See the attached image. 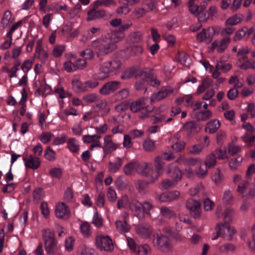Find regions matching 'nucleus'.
Listing matches in <instances>:
<instances>
[{"instance_id": "423d86ee", "label": "nucleus", "mask_w": 255, "mask_h": 255, "mask_svg": "<svg viewBox=\"0 0 255 255\" xmlns=\"http://www.w3.org/2000/svg\"><path fill=\"white\" fill-rule=\"evenodd\" d=\"M186 207L191 216L195 219L200 218L201 214V203L199 201L190 198L187 200Z\"/></svg>"}, {"instance_id": "9b49d317", "label": "nucleus", "mask_w": 255, "mask_h": 255, "mask_svg": "<svg viewBox=\"0 0 255 255\" xmlns=\"http://www.w3.org/2000/svg\"><path fill=\"white\" fill-rule=\"evenodd\" d=\"M214 33L215 30L213 27H209L207 29L203 28L197 34V39L199 42L206 41L207 43H209L212 40Z\"/></svg>"}, {"instance_id": "864d4df0", "label": "nucleus", "mask_w": 255, "mask_h": 255, "mask_svg": "<svg viewBox=\"0 0 255 255\" xmlns=\"http://www.w3.org/2000/svg\"><path fill=\"white\" fill-rule=\"evenodd\" d=\"M208 166L204 164L203 165H200L199 168L196 170V173L199 177L202 178L205 176L208 171Z\"/></svg>"}, {"instance_id": "4d7b16f0", "label": "nucleus", "mask_w": 255, "mask_h": 255, "mask_svg": "<svg viewBox=\"0 0 255 255\" xmlns=\"http://www.w3.org/2000/svg\"><path fill=\"white\" fill-rule=\"evenodd\" d=\"M11 12L8 10H6L3 15V17L1 20V23L3 25L4 28L5 27V25H6L8 23L9 21L11 19Z\"/></svg>"}, {"instance_id": "b1692460", "label": "nucleus", "mask_w": 255, "mask_h": 255, "mask_svg": "<svg viewBox=\"0 0 255 255\" xmlns=\"http://www.w3.org/2000/svg\"><path fill=\"white\" fill-rule=\"evenodd\" d=\"M173 89L169 86L162 87L157 93L154 94V99L157 101L163 99L173 92Z\"/></svg>"}, {"instance_id": "3c124183", "label": "nucleus", "mask_w": 255, "mask_h": 255, "mask_svg": "<svg viewBox=\"0 0 255 255\" xmlns=\"http://www.w3.org/2000/svg\"><path fill=\"white\" fill-rule=\"evenodd\" d=\"M53 136V135L51 132H43L39 138L43 143L46 144L51 140Z\"/></svg>"}, {"instance_id": "bf43d9fd", "label": "nucleus", "mask_w": 255, "mask_h": 255, "mask_svg": "<svg viewBox=\"0 0 255 255\" xmlns=\"http://www.w3.org/2000/svg\"><path fill=\"white\" fill-rule=\"evenodd\" d=\"M232 65L229 63L223 64L222 62H218L216 65V69L223 70L226 72L232 68Z\"/></svg>"}, {"instance_id": "4468645a", "label": "nucleus", "mask_w": 255, "mask_h": 255, "mask_svg": "<svg viewBox=\"0 0 255 255\" xmlns=\"http://www.w3.org/2000/svg\"><path fill=\"white\" fill-rule=\"evenodd\" d=\"M136 233L141 237L148 238L153 232V229L150 225L147 223H141L135 227Z\"/></svg>"}, {"instance_id": "79ce46f5", "label": "nucleus", "mask_w": 255, "mask_h": 255, "mask_svg": "<svg viewBox=\"0 0 255 255\" xmlns=\"http://www.w3.org/2000/svg\"><path fill=\"white\" fill-rule=\"evenodd\" d=\"M230 41V38L229 37H226L222 39L220 41V44L218 47L217 51L219 53H222L227 47L228 44Z\"/></svg>"}, {"instance_id": "1a4fd4ad", "label": "nucleus", "mask_w": 255, "mask_h": 255, "mask_svg": "<svg viewBox=\"0 0 255 255\" xmlns=\"http://www.w3.org/2000/svg\"><path fill=\"white\" fill-rule=\"evenodd\" d=\"M165 163L162 157L157 156L154 159V167L155 173H152L151 177L148 179L149 182L152 183L156 181L161 173V171L164 166Z\"/></svg>"}, {"instance_id": "49530a36", "label": "nucleus", "mask_w": 255, "mask_h": 255, "mask_svg": "<svg viewBox=\"0 0 255 255\" xmlns=\"http://www.w3.org/2000/svg\"><path fill=\"white\" fill-rule=\"evenodd\" d=\"M90 225L87 222H84L80 227L81 232L85 237H88L91 235L90 231Z\"/></svg>"}, {"instance_id": "a18cd8bd", "label": "nucleus", "mask_w": 255, "mask_h": 255, "mask_svg": "<svg viewBox=\"0 0 255 255\" xmlns=\"http://www.w3.org/2000/svg\"><path fill=\"white\" fill-rule=\"evenodd\" d=\"M143 146L146 151L151 152L155 149L154 143L150 139H146L143 144Z\"/></svg>"}, {"instance_id": "bb28decb", "label": "nucleus", "mask_w": 255, "mask_h": 255, "mask_svg": "<svg viewBox=\"0 0 255 255\" xmlns=\"http://www.w3.org/2000/svg\"><path fill=\"white\" fill-rule=\"evenodd\" d=\"M142 204L136 200H132L129 203L130 209L134 213V215L138 217L141 213Z\"/></svg>"}, {"instance_id": "4c0bfd02", "label": "nucleus", "mask_w": 255, "mask_h": 255, "mask_svg": "<svg viewBox=\"0 0 255 255\" xmlns=\"http://www.w3.org/2000/svg\"><path fill=\"white\" fill-rule=\"evenodd\" d=\"M141 40L142 35L138 31L133 32L128 36V40L132 43H138Z\"/></svg>"}, {"instance_id": "4be33fe9", "label": "nucleus", "mask_w": 255, "mask_h": 255, "mask_svg": "<svg viewBox=\"0 0 255 255\" xmlns=\"http://www.w3.org/2000/svg\"><path fill=\"white\" fill-rule=\"evenodd\" d=\"M180 195L179 192L172 191L162 194L159 200L161 202H169L177 199Z\"/></svg>"}, {"instance_id": "9d476101", "label": "nucleus", "mask_w": 255, "mask_h": 255, "mask_svg": "<svg viewBox=\"0 0 255 255\" xmlns=\"http://www.w3.org/2000/svg\"><path fill=\"white\" fill-rule=\"evenodd\" d=\"M152 111V110H146V112L141 113L139 115V117L141 119H144L146 118H149V121L152 124H158L165 121V117L164 115H152L151 114Z\"/></svg>"}, {"instance_id": "7c9ffc66", "label": "nucleus", "mask_w": 255, "mask_h": 255, "mask_svg": "<svg viewBox=\"0 0 255 255\" xmlns=\"http://www.w3.org/2000/svg\"><path fill=\"white\" fill-rule=\"evenodd\" d=\"M117 230L121 233L128 232L130 227L126 221H117L116 222Z\"/></svg>"}, {"instance_id": "2eb2a0df", "label": "nucleus", "mask_w": 255, "mask_h": 255, "mask_svg": "<svg viewBox=\"0 0 255 255\" xmlns=\"http://www.w3.org/2000/svg\"><path fill=\"white\" fill-rule=\"evenodd\" d=\"M147 101L148 98H141L132 102L130 106V110L133 113H137L141 110L145 109L142 113H145L146 110H147L146 105Z\"/></svg>"}, {"instance_id": "774afa93", "label": "nucleus", "mask_w": 255, "mask_h": 255, "mask_svg": "<svg viewBox=\"0 0 255 255\" xmlns=\"http://www.w3.org/2000/svg\"><path fill=\"white\" fill-rule=\"evenodd\" d=\"M81 255H98L96 251L87 247H82Z\"/></svg>"}, {"instance_id": "6e6552de", "label": "nucleus", "mask_w": 255, "mask_h": 255, "mask_svg": "<svg viewBox=\"0 0 255 255\" xmlns=\"http://www.w3.org/2000/svg\"><path fill=\"white\" fill-rule=\"evenodd\" d=\"M121 87V82L112 81L105 83L100 89L99 92L104 95H108L119 89Z\"/></svg>"}, {"instance_id": "ea45409f", "label": "nucleus", "mask_w": 255, "mask_h": 255, "mask_svg": "<svg viewBox=\"0 0 255 255\" xmlns=\"http://www.w3.org/2000/svg\"><path fill=\"white\" fill-rule=\"evenodd\" d=\"M223 202L226 204H230L233 200V196L231 191L230 190H227L224 193L222 198Z\"/></svg>"}, {"instance_id": "0e129e2a", "label": "nucleus", "mask_w": 255, "mask_h": 255, "mask_svg": "<svg viewBox=\"0 0 255 255\" xmlns=\"http://www.w3.org/2000/svg\"><path fill=\"white\" fill-rule=\"evenodd\" d=\"M65 50V47L63 45H57L53 50V54L54 57H60L63 53Z\"/></svg>"}, {"instance_id": "09e8293b", "label": "nucleus", "mask_w": 255, "mask_h": 255, "mask_svg": "<svg viewBox=\"0 0 255 255\" xmlns=\"http://www.w3.org/2000/svg\"><path fill=\"white\" fill-rule=\"evenodd\" d=\"M92 223L98 228H100L103 226V219L97 212L95 213Z\"/></svg>"}, {"instance_id": "680f3d73", "label": "nucleus", "mask_w": 255, "mask_h": 255, "mask_svg": "<svg viewBox=\"0 0 255 255\" xmlns=\"http://www.w3.org/2000/svg\"><path fill=\"white\" fill-rule=\"evenodd\" d=\"M212 153H215V156H217V158L220 159H224L225 158L226 150L225 148L224 149L217 148Z\"/></svg>"}, {"instance_id": "2f4dec72", "label": "nucleus", "mask_w": 255, "mask_h": 255, "mask_svg": "<svg viewBox=\"0 0 255 255\" xmlns=\"http://www.w3.org/2000/svg\"><path fill=\"white\" fill-rule=\"evenodd\" d=\"M234 213V210L232 208H227L225 209L223 213L224 223L225 225L229 224L232 221V216Z\"/></svg>"}, {"instance_id": "6e6d98bb", "label": "nucleus", "mask_w": 255, "mask_h": 255, "mask_svg": "<svg viewBox=\"0 0 255 255\" xmlns=\"http://www.w3.org/2000/svg\"><path fill=\"white\" fill-rule=\"evenodd\" d=\"M54 155V151L50 148V147H47L44 155L45 158L49 161L53 160L55 159Z\"/></svg>"}, {"instance_id": "58836bf2", "label": "nucleus", "mask_w": 255, "mask_h": 255, "mask_svg": "<svg viewBox=\"0 0 255 255\" xmlns=\"http://www.w3.org/2000/svg\"><path fill=\"white\" fill-rule=\"evenodd\" d=\"M137 68L133 67L130 69L128 71L125 72L121 75V78L122 79H128L132 77L134 75H136V74L139 71Z\"/></svg>"}, {"instance_id": "e2e57ef3", "label": "nucleus", "mask_w": 255, "mask_h": 255, "mask_svg": "<svg viewBox=\"0 0 255 255\" xmlns=\"http://www.w3.org/2000/svg\"><path fill=\"white\" fill-rule=\"evenodd\" d=\"M134 162H130L127 164L124 167V171L127 175L131 174L132 171L134 170Z\"/></svg>"}, {"instance_id": "f704fd0d", "label": "nucleus", "mask_w": 255, "mask_h": 255, "mask_svg": "<svg viewBox=\"0 0 255 255\" xmlns=\"http://www.w3.org/2000/svg\"><path fill=\"white\" fill-rule=\"evenodd\" d=\"M216 157L215 156V153H211L206 157L205 161V164H206L208 168H212L214 167L216 164Z\"/></svg>"}, {"instance_id": "dca6fc26", "label": "nucleus", "mask_w": 255, "mask_h": 255, "mask_svg": "<svg viewBox=\"0 0 255 255\" xmlns=\"http://www.w3.org/2000/svg\"><path fill=\"white\" fill-rule=\"evenodd\" d=\"M203 128V126L195 121H191L186 123L183 126V129L188 134L198 133Z\"/></svg>"}, {"instance_id": "5fc2aeb1", "label": "nucleus", "mask_w": 255, "mask_h": 255, "mask_svg": "<svg viewBox=\"0 0 255 255\" xmlns=\"http://www.w3.org/2000/svg\"><path fill=\"white\" fill-rule=\"evenodd\" d=\"M148 185V182L143 180H138L135 184L136 188L140 192H144Z\"/></svg>"}, {"instance_id": "f3484780", "label": "nucleus", "mask_w": 255, "mask_h": 255, "mask_svg": "<svg viewBox=\"0 0 255 255\" xmlns=\"http://www.w3.org/2000/svg\"><path fill=\"white\" fill-rule=\"evenodd\" d=\"M26 168H31L33 170L38 169L41 164V161L38 157H35L30 155L28 157L23 158Z\"/></svg>"}, {"instance_id": "393cba45", "label": "nucleus", "mask_w": 255, "mask_h": 255, "mask_svg": "<svg viewBox=\"0 0 255 255\" xmlns=\"http://www.w3.org/2000/svg\"><path fill=\"white\" fill-rule=\"evenodd\" d=\"M213 116L212 112L210 110H205L198 112L195 113L194 118L197 122L206 121L210 119Z\"/></svg>"}, {"instance_id": "f257e3e1", "label": "nucleus", "mask_w": 255, "mask_h": 255, "mask_svg": "<svg viewBox=\"0 0 255 255\" xmlns=\"http://www.w3.org/2000/svg\"><path fill=\"white\" fill-rule=\"evenodd\" d=\"M136 78H140V80L135 83V88L137 91H144L145 93L147 90L146 84H150L153 87L158 86L160 84L159 80L156 79L153 69L145 68L137 72L135 76Z\"/></svg>"}, {"instance_id": "37998d69", "label": "nucleus", "mask_w": 255, "mask_h": 255, "mask_svg": "<svg viewBox=\"0 0 255 255\" xmlns=\"http://www.w3.org/2000/svg\"><path fill=\"white\" fill-rule=\"evenodd\" d=\"M224 175L219 169H217L214 174L212 176V179L215 184L218 185L223 180Z\"/></svg>"}, {"instance_id": "603ef678", "label": "nucleus", "mask_w": 255, "mask_h": 255, "mask_svg": "<svg viewBox=\"0 0 255 255\" xmlns=\"http://www.w3.org/2000/svg\"><path fill=\"white\" fill-rule=\"evenodd\" d=\"M177 182L172 179V180L170 179H165L164 180L162 183V187L164 189H167L169 188L174 187Z\"/></svg>"}, {"instance_id": "412c9836", "label": "nucleus", "mask_w": 255, "mask_h": 255, "mask_svg": "<svg viewBox=\"0 0 255 255\" xmlns=\"http://www.w3.org/2000/svg\"><path fill=\"white\" fill-rule=\"evenodd\" d=\"M221 126V123L217 119L211 120L206 125L205 130L210 134L215 133Z\"/></svg>"}, {"instance_id": "ddd939ff", "label": "nucleus", "mask_w": 255, "mask_h": 255, "mask_svg": "<svg viewBox=\"0 0 255 255\" xmlns=\"http://www.w3.org/2000/svg\"><path fill=\"white\" fill-rule=\"evenodd\" d=\"M166 173L170 178L178 182L182 178V173L180 169L175 164H169L167 168Z\"/></svg>"}, {"instance_id": "052dcab7", "label": "nucleus", "mask_w": 255, "mask_h": 255, "mask_svg": "<svg viewBox=\"0 0 255 255\" xmlns=\"http://www.w3.org/2000/svg\"><path fill=\"white\" fill-rule=\"evenodd\" d=\"M110 65L112 72L119 69L121 66V61L119 59H114L111 61H108Z\"/></svg>"}, {"instance_id": "20e7f679", "label": "nucleus", "mask_w": 255, "mask_h": 255, "mask_svg": "<svg viewBox=\"0 0 255 255\" xmlns=\"http://www.w3.org/2000/svg\"><path fill=\"white\" fill-rule=\"evenodd\" d=\"M153 244L156 248L164 252L169 251L171 249L170 239L163 234L153 235Z\"/></svg>"}, {"instance_id": "c03bdc74", "label": "nucleus", "mask_w": 255, "mask_h": 255, "mask_svg": "<svg viewBox=\"0 0 255 255\" xmlns=\"http://www.w3.org/2000/svg\"><path fill=\"white\" fill-rule=\"evenodd\" d=\"M157 2L155 0H147L143 3V7H146V12L153 10L156 7Z\"/></svg>"}, {"instance_id": "f8f14e48", "label": "nucleus", "mask_w": 255, "mask_h": 255, "mask_svg": "<svg viewBox=\"0 0 255 255\" xmlns=\"http://www.w3.org/2000/svg\"><path fill=\"white\" fill-rule=\"evenodd\" d=\"M134 170L141 176L148 177L149 179L151 177V174L153 173V170L146 162H135Z\"/></svg>"}, {"instance_id": "aec40b11", "label": "nucleus", "mask_w": 255, "mask_h": 255, "mask_svg": "<svg viewBox=\"0 0 255 255\" xmlns=\"http://www.w3.org/2000/svg\"><path fill=\"white\" fill-rule=\"evenodd\" d=\"M94 7L88 12V16L87 17V20L88 21L103 17L105 15V11L104 10H97V7Z\"/></svg>"}, {"instance_id": "338daca9", "label": "nucleus", "mask_w": 255, "mask_h": 255, "mask_svg": "<svg viewBox=\"0 0 255 255\" xmlns=\"http://www.w3.org/2000/svg\"><path fill=\"white\" fill-rule=\"evenodd\" d=\"M83 100L86 103H93L98 99V96L96 94H90L85 95L83 98Z\"/></svg>"}, {"instance_id": "69168bd1", "label": "nucleus", "mask_w": 255, "mask_h": 255, "mask_svg": "<svg viewBox=\"0 0 255 255\" xmlns=\"http://www.w3.org/2000/svg\"><path fill=\"white\" fill-rule=\"evenodd\" d=\"M249 186V182L248 181H243L241 182L237 188V191L241 194H243L245 191L248 188Z\"/></svg>"}, {"instance_id": "c85d7f7f", "label": "nucleus", "mask_w": 255, "mask_h": 255, "mask_svg": "<svg viewBox=\"0 0 255 255\" xmlns=\"http://www.w3.org/2000/svg\"><path fill=\"white\" fill-rule=\"evenodd\" d=\"M244 16L241 14H236L229 17L225 22L226 25H235L240 23Z\"/></svg>"}, {"instance_id": "7ed1b4c3", "label": "nucleus", "mask_w": 255, "mask_h": 255, "mask_svg": "<svg viewBox=\"0 0 255 255\" xmlns=\"http://www.w3.org/2000/svg\"><path fill=\"white\" fill-rule=\"evenodd\" d=\"M42 239L46 252L48 254L54 255L56 254L59 248L57 246L58 242L55 239V233L50 229L42 230Z\"/></svg>"}, {"instance_id": "39448f33", "label": "nucleus", "mask_w": 255, "mask_h": 255, "mask_svg": "<svg viewBox=\"0 0 255 255\" xmlns=\"http://www.w3.org/2000/svg\"><path fill=\"white\" fill-rule=\"evenodd\" d=\"M95 240L96 246L100 251L111 252L114 250L113 241L109 236L97 235Z\"/></svg>"}, {"instance_id": "c756f323", "label": "nucleus", "mask_w": 255, "mask_h": 255, "mask_svg": "<svg viewBox=\"0 0 255 255\" xmlns=\"http://www.w3.org/2000/svg\"><path fill=\"white\" fill-rule=\"evenodd\" d=\"M72 84L73 90L76 93L84 92L87 90L85 84L78 80L72 81Z\"/></svg>"}, {"instance_id": "a19ab883", "label": "nucleus", "mask_w": 255, "mask_h": 255, "mask_svg": "<svg viewBox=\"0 0 255 255\" xmlns=\"http://www.w3.org/2000/svg\"><path fill=\"white\" fill-rule=\"evenodd\" d=\"M67 146L72 152H76L79 150V145L76 143L75 138H70L67 142Z\"/></svg>"}, {"instance_id": "473e14b6", "label": "nucleus", "mask_w": 255, "mask_h": 255, "mask_svg": "<svg viewBox=\"0 0 255 255\" xmlns=\"http://www.w3.org/2000/svg\"><path fill=\"white\" fill-rule=\"evenodd\" d=\"M123 161L120 158H118L116 162H110L109 163V170L112 173L116 172L122 166Z\"/></svg>"}, {"instance_id": "f03ea898", "label": "nucleus", "mask_w": 255, "mask_h": 255, "mask_svg": "<svg viewBox=\"0 0 255 255\" xmlns=\"http://www.w3.org/2000/svg\"><path fill=\"white\" fill-rule=\"evenodd\" d=\"M119 41L115 34H113V33L102 38L99 40V44L97 46L98 55L99 54L105 55L112 52L116 49V43Z\"/></svg>"}, {"instance_id": "e433bc0d", "label": "nucleus", "mask_w": 255, "mask_h": 255, "mask_svg": "<svg viewBox=\"0 0 255 255\" xmlns=\"http://www.w3.org/2000/svg\"><path fill=\"white\" fill-rule=\"evenodd\" d=\"M248 30V28L244 26L241 29L236 32L235 35L233 38L235 41L241 40L246 34Z\"/></svg>"}, {"instance_id": "cd10ccee", "label": "nucleus", "mask_w": 255, "mask_h": 255, "mask_svg": "<svg viewBox=\"0 0 255 255\" xmlns=\"http://www.w3.org/2000/svg\"><path fill=\"white\" fill-rule=\"evenodd\" d=\"M131 25V24L129 23L125 24L118 28V29H116L114 30L113 34H115V36L120 41L125 36L124 31L128 29Z\"/></svg>"}, {"instance_id": "a211bd4d", "label": "nucleus", "mask_w": 255, "mask_h": 255, "mask_svg": "<svg viewBox=\"0 0 255 255\" xmlns=\"http://www.w3.org/2000/svg\"><path fill=\"white\" fill-rule=\"evenodd\" d=\"M111 137V135H106L104 137V146L102 147L105 154L104 156L107 154L111 153L118 147L117 144L113 142Z\"/></svg>"}, {"instance_id": "13d9d810", "label": "nucleus", "mask_w": 255, "mask_h": 255, "mask_svg": "<svg viewBox=\"0 0 255 255\" xmlns=\"http://www.w3.org/2000/svg\"><path fill=\"white\" fill-rule=\"evenodd\" d=\"M49 174L53 177L60 178L62 177V172L60 168H53L50 170Z\"/></svg>"}, {"instance_id": "a878e982", "label": "nucleus", "mask_w": 255, "mask_h": 255, "mask_svg": "<svg viewBox=\"0 0 255 255\" xmlns=\"http://www.w3.org/2000/svg\"><path fill=\"white\" fill-rule=\"evenodd\" d=\"M236 250V247L233 244L227 243L218 247V250L221 254L234 253Z\"/></svg>"}, {"instance_id": "0eeeda50", "label": "nucleus", "mask_w": 255, "mask_h": 255, "mask_svg": "<svg viewBox=\"0 0 255 255\" xmlns=\"http://www.w3.org/2000/svg\"><path fill=\"white\" fill-rule=\"evenodd\" d=\"M55 213L57 218L64 220L68 219L71 216L68 206L64 202L59 203L56 206Z\"/></svg>"}, {"instance_id": "c9c22d12", "label": "nucleus", "mask_w": 255, "mask_h": 255, "mask_svg": "<svg viewBox=\"0 0 255 255\" xmlns=\"http://www.w3.org/2000/svg\"><path fill=\"white\" fill-rule=\"evenodd\" d=\"M162 215L167 219H170L176 216L175 212L166 207H162L160 209Z\"/></svg>"}, {"instance_id": "72a5a7b5", "label": "nucleus", "mask_w": 255, "mask_h": 255, "mask_svg": "<svg viewBox=\"0 0 255 255\" xmlns=\"http://www.w3.org/2000/svg\"><path fill=\"white\" fill-rule=\"evenodd\" d=\"M212 83V81L210 79H205L202 81V84L199 86L196 91L197 95H199L208 88Z\"/></svg>"}, {"instance_id": "de8ad7c7", "label": "nucleus", "mask_w": 255, "mask_h": 255, "mask_svg": "<svg viewBox=\"0 0 255 255\" xmlns=\"http://www.w3.org/2000/svg\"><path fill=\"white\" fill-rule=\"evenodd\" d=\"M224 228L227 230L229 235L227 236H224L223 235L222 236L224 238H226L227 241H230L233 239V236L236 233V230L234 227L229 226V224L225 225L224 227Z\"/></svg>"}, {"instance_id": "8fccbe9b", "label": "nucleus", "mask_w": 255, "mask_h": 255, "mask_svg": "<svg viewBox=\"0 0 255 255\" xmlns=\"http://www.w3.org/2000/svg\"><path fill=\"white\" fill-rule=\"evenodd\" d=\"M243 158L242 157H238L232 159L229 161V166L232 170H236L237 167L240 165V163L242 161Z\"/></svg>"}, {"instance_id": "5701e85b", "label": "nucleus", "mask_w": 255, "mask_h": 255, "mask_svg": "<svg viewBox=\"0 0 255 255\" xmlns=\"http://www.w3.org/2000/svg\"><path fill=\"white\" fill-rule=\"evenodd\" d=\"M110 72H112V71L110 63L108 61L106 62L101 65L98 78L100 80H104L109 76Z\"/></svg>"}, {"instance_id": "6ab92c4d", "label": "nucleus", "mask_w": 255, "mask_h": 255, "mask_svg": "<svg viewBox=\"0 0 255 255\" xmlns=\"http://www.w3.org/2000/svg\"><path fill=\"white\" fill-rule=\"evenodd\" d=\"M34 56L38 58L42 62H44L48 58V55L46 51L42 47V42L39 40L36 42L35 52Z\"/></svg>"}]
</instances>
